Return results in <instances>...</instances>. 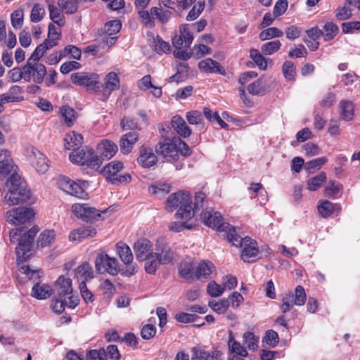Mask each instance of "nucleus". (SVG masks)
I'll return each instance as SVG.
<instances>
[{
  "label": "nucleus",
  "mask_w": 360,
  "mask_h": 360,
  "mask_svg": "<svg viewBox=\"0 0 360 360\" xmlns=\"http://www.w3.org/2000/svg\"><path fill=\"white\" fill-rule=\"evenodd\" d=\"M191 205V195L184 191L171 194L166 201V208L169 212L179 207L174 215L175 219H191L194 217Z\"/></svg>",
  "instance_id": "4"
},
{
  "label": "nucleus",
  "mask_w": 360,
  "mask_h": 360,
  "mask_svg": "<svg viewBox=\"0 0 360 360\" xmlns=\"http://www.w3.org/2000/svg\"><path fill=\"white\" fill-rule=\"evenodd\" d=\"M73 212L78 217L86 222H91L94 221H98L101 219V214H105L108 212H112L113 209L109 207L107 209H104L100 211L94 207L89 206V205L84 203H76L72 207ZM103 218H102L103 219Z\"/></svg>",
  "instance_id": "7"
},
{
  "label": "nucleus",
  "mask_w": 360,
  "mask_h": 360,
  "mask_svg": "<svg viewBox=\"0 0 360 360\" xmlns=\"http://www.w3.org/2000/svg\"><path fill=\"white\" fill-rule=\"evenodd\" d=\"M24 13L22 9H17L11 15V25L15 29L20 28L23 25Z\"/></svg>",
  "instance_id": "56"
},
{
  "label": "nucleus",
  "mask_w": 360,
  "mask_h": 360,
  "mask_svg": "<svg viewBox=\"0 0 360 360\" xmlns=\"http://www.w3.org/2000/svg\"><path fill=\"white\" fill-rule=\"evenodd\" d=\"M49 11L50 14V18L55 23L58 24L59 26H62L64 25V22L63 20V15L60 13V11L53 4H50L49 6Z\"/></svg>",
  "instance_id": "62"
},
{
  "label": "nucleus",
  "mask_w": 360,
  "mask_h": 360,
  "mask_svg": "<svg viewBox=\"0 0 360 360\" xmlns=\"http://www.w3.org/2000/svg\"><path fill=\"white\" fill-rule=\"evenodd\" d=\"M322 30L323 31V36L324 37V40L326 41H328L333 39L337 35L338 33V27L332 22H328L324 25Z\"/></svg>",
  "instance_id": "40"
},
{
  "label": "nucleus",
  "mask_w": 360,
  "mask_h": 360,
  "mask_svg": "<svg viewBox=\"0 0 360 360\" xmlns=\"http://www.w3.org/2000/svg\"><path fill=\"white\" fill-rule=\"evenodd\" d=\"M250 57L255 63L262 70H265L267 68V62L266 58L261 53L255 49H251L250 51Z\"/></svg>",
  "instance_id": "43"
},
{
  "label": "nucleus",
  "mask_w": 360,
  "mask_h": 360,
  "mask_svg": "<svg viewBox=\"0 0 360 360\" xmlns=\"http://www.w3.org/2000/svg\"><path fill=\"white\" fill-rule=\"evenodd\" d=\"M60 113L68 127L72 126L77 120V112L71 107H60Z\"/></svg>",
  "instance_id": "37"
},
{
  "label": "nucleus",
  "mask_w": 360,
  "mask_h": 360,
  "mask_svg": "<svg viewBox=\"0 0 360 360\" xmlns=\"http://www.w3.org/2000/svg\"><path fill=\"white\" fill-rule=\"evenodd\" d=\"M326 180V174L325 172H320L316 176L310 178L307 181V188L311 191H316L321 187L322 184Z\"/></svg>",
  "instance_id": "39"
},
{
  "label": "nucleus",
  "mask_w": 360,
  "mask_h": 360,
  "mask_svg": "<svg viewBox=\"0 0 360 360\" xmlns=\"http://www.w3.org/2000/svg\"><path fill=\"white\" fill-rule=\"evenodd\" d=\"M46 11L42 5L35 4L32 8L30 20L33 22H40L45 15Z\"/></svg>",
  "instance_id": "50"
},
{
  "label": "nucleus",
  "mask_w": 360,
  "mask_h": 360,
  "mask_svg": "<svg viewBox=\"0 0 360 360\" xmlns=\"http://www.w3.org/2000/svg\"><path fill=\"white\" fill-rule=\"evenodd\" d=\"M46 74V68L44 64L38 61L27 60L25 65V81L41 84Z\"/></svg>",
  "instance_id": "9"
},
{
  "label": "nucleus",
  "mask_w": 360,
  "mask_h": 360,
  "mask_svg": "<svg viewBox=\"0 0 360 360\" xmlns=\"http://www.w3.org/2000/svg\"><path fill=\"white\" fill-rule=\"evenodd\" d=\"M209 307L215 312L224 314L230 305L229 299H221L219 302L212 300L209 302Z\"/></svg>",
  "instance_id": "45"
},
{
  "label": "nucleus",
  "mask_w": 360,
  "mask_h": 360,
  "mask_svg": "<svg viewBox=\"0 0 360 360\" xmlns=\"http://www.w3.org/2000/svg\"><path fill=\"white\" fill-rule=\"evenodd\" d=\"M179 34L184 41V47L189 48L193 40V34L189 30V25H181L179 27Z\"/></svg>",
  "instance_id": "49"
},
{
  "label": "nucleus",
  "mask_w": 360,
  "mask_h": 360,
  "mask_svg": "<svg viewBox=\"0 0 360 360\" xmlns=\"http://www.w3.org/2000/svg\"><path fill=\"white\" fill-rule=\"evenodd\" d=\"M145 261L144 269L146 273L154 275L158 267L162 264L160 259L155 257L154 253L148 255V257L143 259Z\"/></svg>",
  "instance_id": "34"
},
{
  "label": "nucleus",
  "mask_w": 360,
  "mask_h": 360,
  "mask_svg": "<svg viewBox=\"0 0 360 360\" xmlns=\"http://www.w3.org/2000/svg\"><path fill=\"white\" fill-rule=\"evenodd\" d=\"M283 35V32L277 27H271L262 31L259 37L260 40L265 41L274 37H281Z\"/></svg>",
  "instance_id": "44"
},
{
  "label": "nucleus",
  "mask_w": 360,
  "mask_h": 360,
  "mask_svg": "<svg viewBox=\"0 0 360 360\" xmlns=\"http://www.w3.org/2000/svg\"><path fill=\"white\" fill-rule=\"evenodd\" d=\"M229 350L232 354H236L241 357H246L248 355L246 348L234 339L233 332L229 330L228 340Z\"/></svg>",
  "instance_id": "30"
},
{
  "label": "nucleus",
  "mask_w": 360,
  "mask_h": 360,
  "mask_svg": "<svg viewBox=\"0 0 360 360\" xmlns=\"http://www.w3.org/2000/svg\"><path fill=\"white\" fill-rule=\"evenodd\" d=\"M151 242L146 238H140L134 244V250L135 252L136 259L143 261L148 255L154 253L153 252Z\"/></svg>",
  "instance_id": "19"
},
{
  "label": "nucleus",
  "mask_w": 360,
  "mask_h": 360,
  "mask_svg": "<svg viewBox=\"0 0 360 360\" xmlns=\"http://www.w3.org/2000/svg\"><path fill=\"white\" fill-rule=\"evenodd\" d=\"M124 168L123 162L118 160H113L108 163L100 172V174L106 175V181L112 184L118 185L122 183H129L131 180L129 174L117 175Z\"/></svg>",
  "instance_id": "6"
},
{
  "label": "nucleus",
  "mask_w": 360,
  "mask_h": 360,
  "mask_svg": "<svg viewBox=\"0 0 360 360\" xmlns=\"http://www.w3.org/2000/svg\"><path fill=\"white\" fill-rule=\"evenodd\" d=\"M53 292L51 287L46 284L37 283L32 288V296L38 300H44L50 297Z\"/></svg>",
  "instance_id": "32"
},
{
  "label": "nucleus",
  "mask_w": 360,
  "mask_h": 360,
  "mask_svg": "<svg viewBox=\"0 0 360 360\" xmlns=\"http://www.w3.org/2000/svg\"><path fill=\"white\" fill-rule=\"evenodd\" d=\"M6 184L8 187V191L4 196L6 204L10 206L20 203L31 205L34 202L30 191L27 188L26 183L20 175L12 174Z\"/></svg>",
  "instance_id": "2"
},
{
  "label": "nucleus",
  "mask_w": 360,
  "mask_h": 360,
  "mask_svg": "<svg viewBox=\"0 0 360 360\" xmlns=\"http://www.w3.org/2000/svg\"><path fill=\"white\" fill-rule=\"evenodd\" d=\"M200 220L208 227L216 229L219 231H226L230 225L223 222V217L219 212L213 209H206L200 214Z\"/></svg>",
  "instance_id": "10"
},
{
  "label": "nucleus",
  "mask_w": 360,
  "mask_h": 360,
  "mask_svg": "<svg viewBox=\"0 0 360 360\" xmlns=\"http://www.w3.org/2000/svg\"><path fill=\"white\" fill-rule=\"evenodd\" d=\"M327 162L326 157H321L308 161L304 165V169L308 172H313L315 169H320Z\"/></svg>",
  "instance_id": "55"
},
{
  "label": "nucleus",
  "mask_w": 360,
  "mask_h": 360,
  "mask_svg": "<svg viewBox=\"0 0 360 360\" xmlns=\"http://www.w3.org/2000/svg\"><path fill=\"white\" fill-rule=\"evenodd\" d=\"M64 146L67 150L78 148L83 143V136L82 134L72 131L68 133L64 139Z\"/></svg>",
  "instance_id": "27"
},
{
  "label": "nucleus",
  "mask_w": 360,
  "mask_h": 360,
  "mask_svg": "<svg viewBox=\"0 0 360 360\" xmlns=\"http://www.w3.org/2000/svg\"><path fill=\"white\" fill-rule=\"evenodd\" d=\"M139 134L136 131H129L121 136L120 139V148L121 152L127 155L130 153L138 141Z\"/></svg>",
  "instance_id": "18"
},
{
  "label": "nucleus",
  "mask_w": 360,
  "mask_h": 360,
  "mask_svg": "<svg viewBox=\"0 0 360 360\" xmlns=\"http://www.w3.org/2000/svg\"><path fill=\"white\" fill-rule=\"evenodd\" d=\"M92 148H86L79 150V148L74 149V150L70 154L69 158L72 163L81 165L84 166V163L88 159V157L92 153Z\"/></svg>",
  "instance_id": "28"
},
{
  "label": "nucleus",
  "mask_w": 360,
  "mask_h": 360,
  "mask_svg": "<svg viewBox=\"0 0 360 360\" xmlns=\"http://www.w3.org/2000/svg\"><path fill=\"white\" fill-rule=\"evenodd\" d=\"M205 8V1H198L194 4L192 9L188 12L186 19L188 21H192L198 18Z\"/></svg>",
  "instance_id": "51"
},
{
  "label": "nucleus",
  "mask_w": 360,
  "mask_h": 360,
  "mask_svg": "<svg viewBox=\"0 0 360 360\" xmlns=\"http://www.w3.org/2000/svg\"><path fill=\"white\" fill-rule=\"evenodd\" d=\"M39 231L37 226L33 228L27 233L24 234L20 239V242L15 248L18 270L24 274H26L29 279H32L33 276L37 274V270H32L28 265H25L24 262L27 261L32 255V248L34 238Z\"/></svg>",
  "instance_id": "3"
},
{
  "label": "nucleus",
  "mask_w": 360,
  "mask_h": 360,
  "mask_svg": "<svg viewBox=\"0 0 360 360\" xmlns=\"http://www.w3.org/2000/svg\"><path fill=\"white\" fill-rule=\"evenodd\" d=\"M139 15L141 19V22L147 27L152 28L155 26V23L153 21L155 15H153L151 13V10L149 12L148 11L141 8V10L139 11Z\"/></svg>",
  "instance_id": "61"
},
{
  "label": "nucleus",
  "mask_w": 360,
  "mask_h": 360,
  "mask_svg": "<svg viewBox=\"0 0 360 360\" xmlns=\"http://www.w3.org/2000/svg\"><path fill=\"white\" fill-rule=\"evenodd\" d=\"M120 126L124 131L132 130V131L140 129L137 121L129 117H124L120 121Z\"/></svg>",
  "instance_id": "58"
},
{
  "label": "nucleus",
  "mask_w": 360,
  "mask_h": 360,
  "mask_svg": "<svg viewBox=\"0 0 360 360\" xmlns=\"http://www.w3.org/2000/svg\"><path fill=\"white\" fill-rule=\"evenodd\" d=\"M340 105V116L345 121H350L353 119L354 106L352 101L342 100Z\"/></svg>",
  "instance_id": "35"
},
{
  "label": "nucleus",
  "mask_w": 360,
  "mask_h": 360,
  "mask_svg": "<svg viewBox=\"0 0 360 360\" xmlns=\"http://www.w3.org/2000/svg\"><path fill=\"white\" fill-rule=\"evenodd\" d=\"M34 217V212L30 207H19L7 212V221L17 226V228L10 231L11 243H19L21 237L33 228L32 227L27 232H24L27 226L30 225Z\"/></svg>",
  "instance_id": "1"
},
{
  "label": "nucleus",
  "mask_w": 360,
  "mask_h": 360,
  "mask_svg": "<svg viewBox=\"0 0 360 360\" xmlns=\"http://www.w3.org/2000/svg\"><path fill=\"white\" fill-rule=\"evenodd\" d=\"M71 81L76 85L86 87L87 90L96 91L100 88L97 74L82 72H75L71 75Z\"/></svg>",
  "instance_id": "12"
},
{
  "label": "nucleus",
  "mask_w": 360,
  "mask_h": 360,
  "mask_svg": "<svg viewBox=\"0 0 360 360\" xmlns=\"http://www.w3.org/2000/svg\"><path fill=\"white\" fill-rule=\"evenodd\" d=\"M153 44L154 50L158 54L168 53L171 51L169 43L163 41L160 37H157V40L154 39Z\"/></svg>",
  "instance_id": "59"
},
{
  "label": "nucleus",
  "mask_w": 360,
  "mask_h": 360,
  "mask_svg": "<svg viewBox=\"0 0 360 360\" xmlns=\"http://www.w3.org/2000/svg\"><path fill=\"white\" fill-rule=\"evenodd\" d=\"M53 297L66 300L67 296L72 293V281L69 278L60 276L55 282L52 289Z\"/></svg>",
  "instance_id": "14"
},
{
  "label": "nucleus",
  "mask_w": 360,
  "mask_h": 360,
  "mask_svg": "<svg viewBox=\"0 0 360 360\" xmlns=\"http://www.w3.org/2000/svg\"><path fill=\"white\" fill-rule=\"evenodd\" d=\"M191 352L193 353L191 360L218 359L222 354L221 352L216 348H213L212 352H209L203 347H193Z\"/></svg>",
  "instance_id": "20"
},
{
  "label": "nucleus",
  "mask_w": 360,
  "mask_h": 360,
  "mask_svg": "<svg viewBox=\"0 0 360 360\" xmlns=\"http://www.w3.org/2000/svg\"><path fill=\"white\" fill-rule=\"evenodd\" d=\"M27 156L32 166L39 173H45L49 168L46 158L37 148L32 147L27 150Z\"/></svg>",
  "instance_id": "13"
},
{
  "label": "nucleus",
  "mask_w": 360,
  "mask_h": 360,
  "mask_svg": "<svg viewBox=\"0 0 360 360\" xmlns=\"http://www.w3.org/2000/svg\"><path fill=\"white\" fill-rule=\"evenodd\" d=\"M175 137L162 138L155 147L156 154L169 163L176 162L179 159Z\"/></svg>",
  "instance_id": "5"
},
{
  "label": "nucleus",
  "mask_w": 360,
  "mask_h": 360,
  "mask_svg": "<svg viewBox=\"0 0 360 360\" xmlns=\"http://www.w3.org/2000/svg\"><path fill=\"white\" fill-rule=\"evenodd\" d=\"M171 124L173 129L181 137H188L191 134V129L180 115H176L174 116L172 119Z\"/></svg>",
  "instance_id": "25"
},
{
  "label": "nucleus",
  "mask_w": 360,
  "mask_h": 360,
  "mask_svg": "<svg viewBox=\"0 0 360 360\" xmlns=\"http://www.w3.org/2000/svg\"><path fill=\"white\" fill-rule=\"evenodd\" d=\"M14 164L8 150H0V179L5 178L13 169Z\"/></svg>",
  "instance_id": "21"
},
{
  "label": "nucleus",
  "mask_w": 360,
  "mask_h": 360,
  "mask_svg": "<svg viewBox=\"0 0 360 360\" xmlns=\"http://www.w3.org/2000/svg\"><path fill=\"white\" fill-rule=\"evenodd\" d=\"M91 155H89L88 157L87 160L84 163V166H86L87 167L91 169L97 171L100 168L103 160L100 157V155H98L95 153L94 150H92Z\"/></svg>",
  "instance_id": "47"
},
{
  "label": "nucleus",
  "mask_w": 360,
  "mask_h": 360,
  "mask_svg": "<svg viewBox=\"0 0 360 360\" xmlns=\"http://www.w3.org/2000/svg\"><path fill=\"white\" fill-rule=\"evenodd\" d=\"M155 257L160 259L162 265L172 263L174 259V252L171 247L165 243L163 240H158L155 245Z\"/></svg>",
  "instance_id": "15"
},
{
  "label": "nucleus",
  "mask_w": 360,
  "mask_h": 360,
  "mask_svg": "<svg viewBox=\"0 0 360 360\" xmlns=\"http://www.w3.org/2000/svg\"><path fill=\"white\" fill-rule=\"evenodd\" d=\"M281 46V41L279 40H274L262 44L261 51L265 55H271L278 51Z\"/></svg>",
  "instance_id": "52"
},
{
  "label": "nucleus",
  "mask_w": 360,
  "mask_h": 360,
  "mask_svg": "<svg viewBox=\"0 0 360 360\" xmlns=\"http://www.w3.org/2000/svg\"><path fill=\"white\" fill-rule=\"evenodd\" d=\"M117 146L112 141L103 140L98 147L100 157L103 160H109L117 152Z\"/></svg>",
  "instance_id": "23"
},
{
  "label": "nucleus",
  "mask_w": 360,
  "mask_h": 360,
  "mask_svg": "<svg viewBox=\"0 0 360 360\" xmlns=\"http://www.w3.org/2000/svg\"><path fill=\"white\" fill-rule=\"evenodd\" d=\"M335 207H338L337 204L334 205L328 200H325L318 206V211L323 218H327L334 212Z\"/></svg>",
  "instance_id": "46"
},
{
  "label": "nucleus",
  "mask_w": 360,
  "mask_h": 360,
  "mask_svg": "<svg viewBox=\"0 0 360 360\" xmlns=\"http://www.w3.org/2000/svg\"><path fill=\"white\" fill-rule=\"evenodd\" d=\"M95 267L100 274L108 273L116 276L119 273L117 261L115 257H110L105 252H100L95 259Z\"/></svg>",
  "instance_id": "11"
},
{
  "label": "nucleus",
  "mask_w": 360,
  "mask_h": 360,
  "mask_svg": "<svg viewBox=\"0 0 360 360\" xmlns=\"http://www.w3.org/2000/svg\"><path fill=\"white\" fill-rule=\"evenodd\" d=\"M65 303L66 300L53 297L52 299L51 307L56 314H60L65 310L66 307Z\"/></svg>",
  "instance_id": "64"
},
{
  "label": "nucleus",
  "mask_w": 360,
  "mask_h": 360,
  "mask_svg": "<svg viewBox=\"0 0 360 360\" xmlns=\"http://www.w3.org/2000/svg\"><path fill=\"white\" fill-rule=\"evenodd\" d=\"M241 259L245 262H254L259 254V249L255 241H252L250 238L245 237L243 239Z\"/></svg>",
  "instance_id": "16"
},
{
  "label": "nucleus",
  "mask_w": 360,
  "mask_h": 360,
  "mask_svg": "<svg viewBox=\"0 0 360 360\" xmlns=\"http://www.w3.org/2000/svg\"><path fill=\"white\" fill-rule=\"evenodd\" d=\"M215 266L211 262H201L195 267V277L197 280L206 281L210 278Z\"/></svg>",
  "instance_id": "24"
},
{
  "label": "nucleus",
  "mask_w": 360,
  "mask_h": 360,
  "mask_svg": "<svg viewBox=\"0 0 360 360\" xmlns=\"http://www.w3.org/2000/svg\"><path fill=\"white\" fill-rule=\"evenodd\" d=\"M198 68L201 71L206 73H219L222 75L226 74L224 67L210 58L200 61L198 63Z\"/></svg>",
  "instance_id": "22"
},
{
  "label": "nucleus",
  "mask_w": 360,
  "mask_h": 360,
  "mask_svg": "<svg viewBox=\"0 0 360 360\" xmlns=\"http://www.w3.org/2000/svg\"><path fill=\"white\" fill-rule=\"evenodd\" d=\"M307 300L304 288L302 285H297L295 290V294L289 291L283 294L281 299L280 309L283 313L289 311L293 305L302 306Z\"/></svg>",
  "instance_id": "8"
},
{
  "label": "nucleus",
  "mask_w": 360,
  "mask_h": 360,
  "mask_svg": "<svg viewBox=\"0 0 360 360\" xmlns=\"http://www.w3.org/2000/svg\"><path fill=\"white\" fill-rule=\"evenodd\" d=\"M56 237L55 231L53 230H45L42 231L37 239V246L41 248L51 245Z\"/></svg>",
  "instance_id": "36"
},
{
  "label": "nucleus",
  "mask_w": 360,
  "mask_h": 360,
  "mask_svg": "<svg viewBox=\"0 0 360 360\" xmlns=\"http://www.w3.org/2000/svg\"><path fill=\"white\" fill-rule=\"evenodd\" d=\"M179 274L188 281H193L196 279L195 267L191 262L181 263L179 266Z\"/></svg>",
  "instance_id": "33"
},
{
  "label": "nucleus",
  "mask_w": 360,
  "mask_h": 360,
  "mask_svg": "<svg viewBox=\"0 0 360 360\" xmlns=\"http://www.w3.org/2000/svg\"><path fill=\"white\" fill-rule=\"evenodd\" d=\"M58 4L65 13L68 14L76 13L78 8L77 0H58Z\"/></svg>",
  "instance_id": "42"
},
{
  "label": "nucleus",
  "mask_w": 360,
  "mask_h": 360,
  "mask_svg": "<svg viewBox=\"0 0 360 360\" xmlns=\"http://www.w3.org/2000/svg\"><path fill=\"white\" fill-rule=\"evenodd\" d=\"M295 70V66L292 61L286 60L283 63L282 71L286 79L294 80L296 75Z\"/></svg>",
  "instance_id": "53"
},
{
  "label": "nucleus",
  "mask_w": 360,
  "mask_h": 360,
  "mask_svg": "<svg viewBox=\"0 0 360 360\" xmlns=\"http://www.w3.org/2000/svg\"><path fill=\"white\" fill-rule=\"evenodd\" d=\"M122 23L119 20H113L107 22L105 25V32L108 35H113L120 32Z\"/></svg>",
  "instance_id": "60"
},
{
  "label": "nucleus",
  "mask_w": 360,
  "mask_h": 360,
  "mask_svg": "<svg viewBox=\"0 0 360 360\" xmlns=\"http://www.w3.org/2000/svg\"><path fill=\"white\" fill-rule=\"evenodd\" d=\"M120 87V79L115 72H110L105 77L103 94L109 96L112 91Z\"/></svg>",
  "instance_id": "29"
},
{
  "label": "nucleus",
  "mask_w": 360,
  "mask_h": 360,
  "mask_svg": "<svg viewBox=\"0 0 360 360\" xmlns=\"http://www.w3.org/2000/svg\"><path fill=\"white\" fill-rule=\"evenodd\" d=\"M278 335L274 330H266L264 336L262 338V345L264 347H274L278 343Z\"/></svg>",
  "instance_id": "41"
},
{
  "label": "nucleus",
  "mask_w": 360,
  "mask_h": 360,
  "mask_svg": "<svg viewBox=\"0 0 360 360\" xmlns=\"http://www.w3.org/2000/svg\"><path fill=\"white\" fill-rule=\"evenodd\" d=\"M205 202H207L205 193L202 191L196 192L194 198L193 207H192L193 213L195 214L197 210L201 209L204 206Z\"/></svg>",
  "instance_id": "63"
},
{
  "label": "nucleus",
  "mask_w": 360,
  "mask_h": 360,
  "mask_svg": "<svg viewBox=\"0 0 360 360\" xmlns=\"http://www.w3.org/2000/svg\"><path fill=\"white\" fill-rule=\"evenodd\" d=\"M117 253L124 264H129L133 262V254L130 248L124 243L119 242L116 244Z\"/></svg>",
  "instance_id": "31"
},
{
  "label": "nucleus",
  "mask_w": 360,
  "mask_h": 360,
  "mask_svg": "<svg viewBox=\"0 0 360 360\" xmlns=\"http://www.w3.org/2000/svg\"><path fill=\"white\" fill-rule=\"evenodd\" d=\"M176 219L181 220V221H176L172 222L169 225V229L170 231H173L175 232H181V231H183L185 229H193V225L191 224H188V221L190 219Z\"/></svg>",
  "instance_id": "48"
},
{
  "label": "nucleus",
  "mask_w": 360,
  "mask_h": 360,
  "mask_svg": "<svg viewBox=\"0 0 360 360\" xmlns=\"http://www.w3.org/2000/svg\"><path fill=\"white\" fill-rule=\"evenodd\" d=\"M247 90L250 94L255 96H263L265 94V89L262 86L261 79H258L250 84L247 87Z\"/></svg>",
  "instance_id": "54"
},
{
  "label": "nucleus",
  "mask_w": 360,
  "mask_h": 360,
  "mask_svg": "<svg viewBox=\"0 0 360 360\" xmlns=\"http://www.w3.org/2000/svg\"><path fill=\"white\" fill-rule=\"evenodd\" d=\"M243 343L248 349L255 351L258 348L259 338L253 333L247 331L243 335Z\"/></svg>",
  "instance_id": "38"
},
{
  "label": "nucleus",
  "mask_w": 360,
  "mask_h": 360,
  "mask_svg": "<svg viewBox=\"0 0 360 360\" xmlns=\"http://www.w3.org/2000/svg\"><path fill=\"white\" fill-rule=\"evenodd\" d=\"M75 276L79 281L84 282L94 278V270L91 264L84 262L79 265L75 271Z\"/></svg>",
  "instance_id": "26"
},
{
  "label": "nucleus",
  "mask_w": 360,
  "mask_h": 360,
  "mask_svg": "<svg viewBox=\"0 0 360 360\" xmlns=\"http://www.w3.org/2000/svg\"><path fill=\"white\" fill-rule=\"evenodd\" d=\"M138 163L144 168H150L158 162V155L150 147H142L137 158Z\"/></svg>",
  "instance_id": "17"
},
{
  "label": "nucleus",
  "mask_w": 360,
  "mask_h": 360,
  "mask_svg": "<svg viewBox=\"0 0 360 360\" xmlns=\"http://www.w3.org/2000/svg\"><path fill=\"white\" fill-rule=\"evenodd\" d=\"M151 13L155 15V17L162 23L167 22L172 14L169 10H162L158 7L151 8Z\"/></svg>",
  "instance_id": "57"
}]
</instances>
